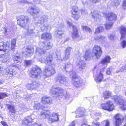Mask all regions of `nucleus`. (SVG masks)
Returning a JSON list of instances; mask_svg holds the SVG:
<instances>
[{"label":"nucleus","mask_w":126,"mask_h":126,"mask_svg":"<svg viewBox=\"0 0 126 126\" xmlns=\"http://www.w3.org/2000/svg\"><path fill=\"white\" fill-rule=\"evenodd\" d=\"M72 67L70 63L68 62L64 64L61 68L63 71L69 72L70 76L72 77V79L73 81V84L75 87H78L81 85L82 83V80L77 77L76 76V72L75 71L73 70L72 71H70L72 68Z\"/></svg>","instance_id":"nucleus-1"},{"label":"nucleus","mask_w":126,"mask_h":126,"mask_svg":"<svg viewBox=\"0 0 126 126\" xmlns=\"http://www.w3.org/2000/svg\"><path fill=\"white\" fill-rule=\"evenodd\" d=\"M40 114L43 118H47L49 123L57 121L59 120L58 113H53L51 115L50 112L48 110H43L41 112Z\"/></svg>","instance_id":"nucleus-2"},{"label":"nucleus","mask_w":126,"mask_h":126,"mask_svg":"<svg viewBox=\"0 0 126 126\" xmlns=\"http://www.w3.org/2000/svg\"><path fill=\"white\" fill-rule=\"evenodd\" d=\"M29 75L33 78H39L42 75V72L41 69L37 67H33L30 71Z\"/></svg>","instance_id":"nucleus-3"},{"label":"nucleus","mask_w":126,"mask_h":126,"mask_svg":"<svg viewBox=\"0 0 126 126\" xmlns=\"http://www.w3.org/2000/svg\"><path fill=\"white\" fill-rule=\"evenodd\" d=\"M52 66L47 65L45 67L43 75L44 78L50 77L55 73V71L52 67Z\"/></svg>","instance_id":"nucleus-4"},{"label":"nucleus","mask_w":126,"mask_h":126,"mask_svg":"<svg viewBox=\"0 0 126 126\" xmlns=\"http://www.w3.org/2000/svg\"><path fill=\"white\" fill-rule=\"evenodd\" d=\"M51 93L53 94H55V96H64L66 92L63 89L60 87H55L53 86L51 90Z\"/></svg>","instance_id":"nucleus-5"},{"label":"nucleus","mask_w":126,"mask_h":126,"mask_svg":"<svg viewBox=\"0 0 126 126\" xmlns=\"http://www.w3.org/2000/svg\"><path fill=\"white\" fill-rule=\"evenodd\" d=\"M93 71L94 76H97L95 78V81L96 82H100L103 79V74L100 71L98 68L96 66H95L93 70Z\"/></svg>","instance_id":"nucleus-6"},{"label":"nucleus","mask_w":126,"mask_h":126,"mask_svg":"<svg viewBox=\"0 0 126 126\" xmlns=\"http://www.w3.org/2000/svg\"><path fill=\"white\" fill-rule=\"evenodd\" d=\"M17 24L22 27L26 25L29 20L28 17L24 15L19 16L17 18Z\"/></svg>","instance_id":"nucleus-7"},{"label":"nucleus","mask_w":126,"mask_h":126,"mask_svg":"<svg viewBox=\"0 0 126 126\" xmlns=\"http://www.w3.org/2000/svg\"><path fill=\"white\" fill-rule=\"evenodd\" d=\"M9 46V42H7L4 44L3 42H0V58L4 56L5 52L8 49Z\"/></svg>","instance_id":"nucleus-8"},{"label":"nucleus","mask_w":126,"mask_h":126,"mask_svg":"<svg viewBox=\"0 0 126 126\" xmlns=\"http://www.w3.org/2000/svg\"><path fill=\"white\" fill-rule=\"evenodd\" d=\"M101 107L102 109L111 111L114 110V106L111 101H108L106 102L101 104Z\"/></svg>","instance_id":"nucleus-9"},{"label":"nucleus","mask_w":126,"mask_h":126,"mask_svg":"<svg viewBox=\"0 0 126 126\" xmlns=\"http://www.w3.org/2000/svg\"><path fill=\"white\" fill-rule=\"evenodd\" d=\"M102 51L100 47L97 45H95L93 49L92 53L94 54L97 59L101 55Z\"/></svg>","instance_id":"nucleus-10"},{"label":"nucleus","mask_w":126,"mask_h":126,"mask_svg":"<svg viewBox=\"0 0 126 126\" xmlns=\"http://www.w3.org/2000/svg\"><path fill=\"white\" fill-rule=\"evenodd\" d=\"M45 43L42 42L40 43L39 46L36 48V54L40 55L45 54L46 53L45 47Z\"/></svg>","instance_id":"nucleus-11"},{"label":"nucleus","mask_w":126,"mask_h":126,"mask_svg":"<svg viewBox=\"0 0 126 126\" xmlns=\"http://www.w3.org/2000/svg\"><path fill=\"white\" fill-rule=\"evenodd\" d=\"M53 58L52 55H49L46 58L43 59H40V61L42 63H44L45 64L49 65H53L54 63L53 62Z\"/></svg>","instance_id":"nucleus-12"},{"label":"nucleus","mask_w":126,"mask_h":126,"mask_svg":"<svg viewBox=\"0 0 126 126\" xmlns=\"http://www.w3.org/2000/svg\"><path fill=\"white\" fill-rule=\"evenodd\" d=\"M83 57L79 56L78 58V61L76 63L77 65L80 70H82L85 67L86 63L83 60Z\"/></svg>","instance_id":"nucleus-13"},{"label":"nucleus","mask_w":126,"mask_h":126,"mask_svg":"<svg viewBox=\"0 0 126 126\" xmlns=\"http://www.w3.org/2000/svg\"><path fill=\"white\" fill-rule=\"evenodd\" d=\"M57 81L61 84H66L68 81V78L63 75H59L55 78Z\"/></svg>","instance_id":"nucleus-14"},{"label":"nucleus","mask_w":126,"mask_h":126,"mask_svg":"<svg viewBox=\"0 0 126 126\" xmlns=\"http://www.w3.org/2000/svg\"><path fill=\"white\" fill-rule=\"evenodd\" d=\"M63 27V24H62L61 25H59L57 27V30L56 31V36L60 39L62 38V36L63 34L64 31L62 29Z\"/></svg>","instance_id":"nucleus-15"},{"label":"nucleus","mask_w":126,"mask_h":126,"mask_svg":"<svg viewBox=\"0 0 126 126\" xmlns=\"http://www.w3.org/2000/svg\"><path fill=\"white\" fill-rule=\"evenodd\" d=\"M27 11L30 14L35 16L39 14L40 12V9L37 7H29L27 10Z\"/></svg>","instance_id":"nucleus-16"},{"label":"nucleus","mask_w":126,"mask_h":126,"mask_svg":"<svg viewBox=\"0 0 126 126\" xmlns=\"http://www.w3.org/2000/svg\"><path fill=\"white\" fill-rule=\"evenodd\" d=\"M67 24L69 25L70 27L72 26L73 29V32L72 34V37L74 38H75L78 37L79 35L78 33V30L76 27L74 25H73L72 23L68 21L67 22Z\"/></svg>","instance_id":"nucleus-17"},{"label":"nucleus","mask_w":126,"mask_h":126,"mask_svg":"<svg viewBox=\"0 0 126 126\" xmlns=\"http://www.w3.org/2000/svg\"><path fill=\"white\" fill-rule=\"evenodd\" d=\"M121 96H119L118 97L116 96L114 98L116 102H117L118 103L120 104V107L122 109V110H126V101L122 102V104L120 103V102L122 100Z\"/></svg>","instance_id":"nucleus-18"},{"label":"nucleus","mask_w":126,"mask_h":126,"mask_svg":"<svg viewBox=\"0 0 126 126\" xmlns=\"http://www.w3.org/2000/svg\"><path fill=\"white\" fill-rule=\"evenodd\" d=\"M38 18V24H42L44 23L47 22L48 20V16L45 15L39 16Z\"/></svg>","instance_id":"nucleus-19"},{"label":"nucleus","mask_w":126,"mask_h":126,"mask_svg":"<svg viewBox=\"0 0 126 126\" xmlns=\"http://www.w3.org/2000/svg\"><path fill=\"white\" fill-rule=\"evenodd\" d=\"M120 32L121 35L120 39L124 38L126 36V27L121 26L120 27Z\"/></svg>","instance_id":"nucleus-20"},{"label":"nucleus","mask_w":126,"mask_h":126,"mask_svg":"<svg viewBox=\"0 0 126 126\" xmlns=\"http://www.w3.org/2000/svg\"><path fill=\"white\" fill-rule=\"evenodd\" d=\"M42 103L44 104H50L52 103V99L50 97L46 96H43L42 98Z\"/></svg>","instance_id":"nucleus-21"},{"label":"nucleus","mask_w":126,"mask_h":126,"mask_svg":"<svg viewBox=\"0 0 126 126\" xmlns=\"http://www.w3.org/2000/svg\"><path fill=\"white\" fill-rule=\"evenodd\" d=\"M116 121V125L119 126L121 125L123 120V117L120 114H116L115 117Z\"/></svg>","instance_id":"nucleus-22"},{"label":"nucleus","mask_w":126,"mask_h":126,"mask_svg":"<svg viewBox=\"0 0 126 126\" xmlns=\"http://www.w3.org/2000/svg\"><path fill=\"white\" fill-rule=\"evenodd\" d=\"M40 85L36 82H33L31 84H29L26 86V87L28 89H33L39 87Z\"/></svg>","instance_id":"nucleus-23"},{"label":"nucleus","mask_w":126,"mask_h":126,"mask_svg":"<svg viewBox=\"0 0 126 126\" xmlns=\"http://www.w3.org/2000/svg\"><path fill=\"white\" fill-rule=\"evenodd\" d=\"M13 72L12 71L10 70L9 69H5L3 72V74L5 75V76L7 78L10 79L13 76Z\"/></svg>","instance_id":"nucleus-24"},{"label":"nucleus","mask_w":126,"mask_h":126,"mask_svg":"<svg viewBox=\"0 0 126 126\" xmlns=\"http://www.w3.org/2000/svg\"><path fill=\"white\" fill-rule=\"evenodd\" d=\"M111 58L109 56H106L101 61L100 63L103 65H107L110 62Z\"/></svg>","instance_id":"nucleus-25"},{"label":"nucleus","mask_w":126,"mask_h":126,"mask_svg":"<svg viewBox=\"0 0 126 126\" xmlns=\"http://www.w3.org/2000/svg\"><path fill=\"white\" fill-rule=\"evenodd\" d=\"M33 122V119L31 117L28 116L25 117L23 120V123L26 125H29Z\"/></svg>","instance_id":"nucleus-26"},{"label":"nucleus","mask_w":126,"mask_h":126,"mask_svg":"<svg viewBox=\"0 0 126 126\" xmlns=\"http://www.w3.org/2000/svg\"><path fill=\"white\" fill-rule=\"evenodd\" d=\"M111 92L109 91H106L104 92L103 93V97L104 99H108L111 97Z\"/></svg>","instance_id":"nucleus-27"},{"label":"nucleus","mask_w":126,"mask_h":126,"mask_svg":"<svg viewBox=\"0 0 126 126\" xmlns=\"http://www.w3.org/2000/svg\"><path fill=\"white\" fill-rule=\"evenodd\" d=\"M26 52L27 53V55L31 54L32 55L33 54L34 49L33 47L30 46H27L25 49Z\"/></svg>","instance_id":"nucleus-28"},{"label":"nucleus","mask_w":126,"mask_h":126,"mask_svg":"<svg viewBox=\"0 0 126 126\" xmlns=\"http://www.w3.org/2000/svg\"><path fill=\"white\" fill-rule=\"evenodd\" d=\"M116 17V15L113 13H111L108 14L107 17L108 20L112 21L115 19Z\"/></svg>","instance_id":"nucleus-29"},{"label":"nucleus","mask_w":126,"mask_h":126,"mask_svg":"<svg viewBox=\"0 0 126 126\" xmlns=\"http://www.w3.org/2000/svg\"><path fill=\"white\" fill-rule=\"evenodd\" d=\"M7 108L9 110L10 112L12 114H15L16 112L14 106L9 104H6Z\"/></svg>","instance_id":"nucleus-30"},{"label":"nucleus","mask_w":126,"mask_h":126,"mask_svg":"<svg viewBox=\"0 0 126 126\" xmlns=\"http://www.w3.org/2000/svg\"><path fill=\"white\" fill-rule=\"evenodd\" d=\"M12 57L15 63H20L21 59L19 56L13 55L12 56Z\"/></svg>","instance_id":"nucleus-31"},{"label":"nucleus","mask_w":126,"mask_h":126,"mask_svg":"<svg viewBox=\"0 0 126 126\" xmlns=\"http://www.w3.org/2000/svg\"><path fill=\"white\" fill-rule=\"evenodd\" d=\"M41 38L44 39H50L51 38V36L50 33H45L42 34Z\"/></svg>","instance_id":"nucleus-32"},{"label":"nucleus","mask_w":126,"mask_h":126,"mask_svg":"<svg viewBox=\"0 0 126 126\" xmlns=\"http://www.w3.org/2000/svg\"><path fill=\"white\" fill-rule=\"evenodd\" d=\"M90 53V51L89 50H87L86 51L84 57L85 60L90 59L91 57Z\"/></svg>","instance_id":"nucleus-33"},{"label":"nucleus","mask_w":126,"mask_h":126,"mask_svg":"<svg viewBox=\"0 0 126 126\" xmlns=\"http://www.w3.org/2000/svg\"><path fill=\"white\" fill-rule=\"evenodd\" d=\"M97 12L95 11H94L93 12H91L92 17L94 19L96 18L97 20V18H99L100 16V15L97 14Z\"/></svg>","instance_id":"nucleus-34"},{"label":"nucleus","mask_w":126,"mask_h":126,"mask_svg":"<svg viewBox=\"0 0 126 126\" xmlns=\"http://www.w3.org/2000/svg\"><path fill=\"white\" fill-rule=\"evenodd\" d=\"M113 24V23L112 22H107L105 24L106 29L107 30L109 29Z\"/></svg>","instance_id":"nucleus-35"},{"label":"nucleus","mask_w":126,"mask_h":126,"mask_svg":"<svg viewBox=\"0 0 126 126\" xmlns=\"http://www.w3.org/2000/svg\"><path fill=\"white\" fill-rule=\"evenodd\" d=\"M52 44L50 42H48L45 45V47L46 50H48L52 48Z\"/></svg>","instance_id":"nucleus-36"},{"label":"nucleus","mask_w":126,"mask_h":126,"mask_svg":"<svg viewBox=\"0 0 126 126\" xmlns=\"http://www.w3.org/2000/svg\"><path fill=\"white\" fill-rule=\"evenodd\" d=\"M76 118L81 117L83 116L84 115V113L83 111H80L79 110H77L76 111Z\"/></svg>","instance_id":"nucleus-37"},{"label":"nucleus","mask_w":126,"mask_h":126,"mask_svg":"<svg viewBox=\"0 0 126 126\" xmlns=\"http://www.w3.org/2000/svg\"><path fill=\"white\" fill-rule=\"evenodd\" d=\"M121 0H111L112 4L113 6H117L120 2Z\"/></svg>","instance_id":"nucleus-38"},{"label":"nucleus","mask_w":126,"mask_h":126,"mask_svg":"<svg viewBox=\"0 0 126 126\" xmlns=\"http://www.w3.org/2000/svg\"><path fill=\"white\" fill-rule=\"evenodd\" d=\"M72 14V15L75 14V13H79L78 11V7L76 6H73L72 7V10H71Z\"/></svg>","instance_id":"nucleus-39"},{"label":"nucleus","mask_w":126,"mask_h":126,"mask_svg":"<svg viewBox=\"0 0 126 126\" xmlns=\"http://www.w3.org/2000/svg\"><path fill=\"white\" fill-rule=\"evenodd\" d=\"M104 29V28L102 26L98 27L96 29L95 32V33L97 34L99 33L100 32L102 31Z\"/></svg>","instance_id":"nucleus-40"},{"label":"nucleus","mask_w":126,"mask_h":126,"mask_svg":"<svg viewBox=\"0 0 126 126\" xmlns=\"http://www.w3.org/2000/svg\"><path fill=\"white\" fill-rule=\"evenodd\" d=\"M82 29L87 32H88L89 33L91 32L92 31L90 28L85 26H82Z\"/></svg>","instance_id":"nucleus-41"},{"label":"nucleus","mask_w":126,"mask_h":126,"mask_svg":"<svg viewBox=\"0 0 126 126\" xmlns=\"http://www.w3.org/2000/svg\"><path fill=\"white\" fill-rule=\"evenodd\" d=\"M80 15H79V13H75V14L72 15V17L76 20H77L80 17Z\"/></svg>","instance_id":"nucleus-42"},{"label":"nucleus","mask_w":126,"mask_h":126,"mask_svg":"<svg viewBox=\"0 0 126 126\" xmlns=\"http://www.w3.org/2000/svg\"><path fill=\"white\" fill-rule=\"evenodd\" d=\"M3 63H10V60L9 57L7 56L5 57L3 60Z\"/></svg>","instance_id":"nucleus-43"},{"label":"nucleus","mask_w":126,"mask_h":126,"mask_svg":"<svg viewBox=\"0 0 126 126\" xmlns=\"http://www.w3.org/2000/svg\"><path fill=\"white\" fill-rule=\"evenodd\" d=\"M57 60L58 62H60L63 60V59L61 57V53L60 52L58 53L57 54Z\"/></svg>","instance_id":"nucleus-44"},{"label":"nucleus","mask_w":126,"mask_h":126,"mask_svg":"<svg viewBox=\"0 0 126 126\" xmlns=\"http://www.w3.org/2000/svg\"><path fill=\"white\" fill-rule=\"evenodd\" d=\"M105 38V37L104 36H98L97 37L96 39L99 41L103 42Z\"/></svg>","instance_id":"nucleus-45"},{"label":"nucleus","mask_w":126,"mask_h":126,"mask_svg":"<svg viewBox=\"0 0 126 126\" xmlns=\"http://www.w3.org/2000/svg\"><path fill=\"white\" fill-rule=\"evenodd\" d=\"M8 28L7 27H4L3 28V33L5 36L7 35L8 34Z\"/></svg>","instance_id":"nucleus-46"},{"label":"nucleus","mask_w":126,"mask_h":126,"mask_svg":"<svg viewBox=\"0 0 126 126\" xmlns=\"http://www.w3.org/2000/svg\"><path fill=\"white\" fill-rule=\"evenodd\" d=\"M16 44V40L15 39H12L11 43V48L12 49L14 48L15 47V46Z\"/></svg>","instance_id":"nucleus-47"},{"label":"nucleus","mask_w":126,"mask_h":126,"mask_svg":"<svg viewBox=\"0 0 126 126\" xmlns=\"http://www.w3.org/2000/svg\"><path fill=\"white\" fill-rule=\"evenodd\" d=\"M9 95V94L7 93H0V99H2L6 97H8Z\"/></svg>","instance_id":"nucleus-48"},{"label":"nucleus","mask_w":126,"mask_h":126,"mask_svg":"<svg viewBox=\"0 0 126 126\" xmlns=\"http://www.w3.org/2000/svg\"><path fill=\"white\" fill-rule=\"evenodd\" d=\"M41 105L39 103H35L33 107L35 109H39L40 108Z\"/></svg>","instance_id":"nucleus-49"},{"label":"nucleus","mask_w":126,"mask_h":126,"mask_svg":"<svg viewBox=\"0 0 126 126\" xmlns=\"http://www.w3.org/2000/svg\"><path fill=\"white\" fill-rule=\"evenodd\" d=\"M72 49V48L70 47H67L65 50V53L70 54V53Z\"/></svg>","instance_id":"nucleus-50"},{"label":"nucleus","mask_w":126,"mask_h":126,"mask_svg":"<svg viewBox=\"0 0 126 126\" xmlns=\"http://www.w3.org/2000/svg\"><path fill=\"white\" fill-rule=\"evenodd\" d=\"M121 46L123 48H124L126 47V41L124 40L122 41Z\"/></svg>","instance_id":"nucleus-51"},{"label":"nucleus","mask_w":126,"mask_h":126,"mask_svg":"<svg viewBox=\"0 0 126 126\" xmlns=\"http://www.w3.org/2000/svg\"><path fill=\"white\" fill-rule=\"evenodd\" d=\"M112 69L111 67L107 69L106 71V74H107L109 75L110 74L111 72L112 71Z\"/></svg>","instance_id":"nucleus-52"},{"label":"nucleus","mask_w":126,"mask_h":126,"mask_svg":"<svg viewBox=\"0 0 126 126\" xmlns=\"http://www.w3.org/2000/svg\"><path fill=\"white\" fill-rule=\"evenodd\" d=\"M47 25L46 24H44L41 27V30L43 31L45 30L47 31Z\"/></svg>","instance_id":"nucleus-53"},{"label":"nucleus","mask_w":126,"mask_h":126,"mask_svg":"<svg viewBox=\"0 0 126 126\" xmlns=\"http://www.w3.org/2000/svg\"><path fill=\"white\" fill-rule=\"evenodd\" d=\"M114 35L112 34H110L108 35L109 39L111 40H113L114 39Z\"/></svg>","instance_id":"nucleus-54"},{"label":"nucleus","mask_w":126,"mask_h":126,"mask_svg":"<svg viewBox=\"0 0 126 126\" xmlns=\"http://www.w3.org/2000/svg\"><path fill=\"white\" fill-rule=\"evenodd\" d=\"M122 6L123 8L124 9H126V0H123Z\"/></svg>","instance_id":"nucleus-55"},{"label":"nucleus","mask_w":126,"mask_h":126,"mask_svg":"<svg viewBox=\"0 0 126 126\" xmlns=\"http://www.w3.org/2000/svg\"><path fill=\"white\" fill-rule=\"evenodd\" d=\"M27 31L28 34L29 35H30L33 32V29H28L27 30Z\"/></svg>","instance_id":"nucleus-56"},{"label":"nucleus","mask_w":126,"mask_h":126,"mask_svg":"<svg viewBox=\"0 0 126 126\" xmlns=\"http://www.w3.org/2000/svg\"><path fill=\"white\" fill-rule=\"evenodd\" d=\"M95 126H101L99 122H93L92 123Z\"/></svg>","instance_id":"nucleus-57"},{"label":"nucleus","mask_w":126,"mask_h":126,"mask_svg":"<svg viewBox=\"0 0 126 126\" xmlns=\"http://www.w3.org/2000/svg\"><path fill=\"white\" fill-rule=\"evenodd\" d=\"M70 54L65 53V55L64 57V58L66 60L68 59L70 57Z\"/></svg>","instance_id":"nucleus-58"},{"label":"nucleus","mask_w":126,"mask_h":126,"mask_svg":"<svg viewBox=\"0 0 126 126\" xmlns=\"http://www.w3.org/2000/svg\"><path fill=\"white\" fill-rule=\"evenodd\" d=\"M25 63L26 66L30 65L31 63V60H26L25 61Z\"/></svg>","instance_id":"nucleus-59"},{"label":"nucleus","mask_w":126,"mask_h":126,"mask_svg":"<svg viewBox=\"0 0 126 126\" xmlns=\"http://www.w3.org/2000/svg\"><path fill=\"white\" fill-rule=\"evenodd\" d=\"M93 3H95L96 2H99L101 0H90Z\"/></svg>","instance_id":"nucleus-60"},{"label":"nucleus","mask_w":126,"mask_h":126,"mask_svg":"<svg viewBox=\"0 0 126 126\" xmlns=\"http://www.w3.org/2000/svg\"><path fill=\"white\" fill-rule=\"evenodd\" d=\"M1 123L4 126H8L6 122L4 121H2Z\"/></svg>","instance_id":"nucleus-61"},{"label":"nucleus","mask_w":126,"mask_h":126,"mask_svg":"<svg viewBox=\"0 0 126 126\" xmlns=\"http://www.w3.org/2000/svg\"><path fill=\"white\" fill-rule=\"evenodd\" d=\"M104 122L106 123L105 126H110V123L108 120H107L106 121H104L103 122Z\"/></svg>","instance_id":"nucleus-62"},{"label":"nucleus","mask_w":126,"mask_h":126,"mask_svg":"<svg viewBox=\"0 0 126 126\" xmlns=\"http://www.w3.org/2000/svg\"><path fill=\"white\" fill-rule=\"evenodd\" d=\"M81 14H84L87 13V11L85 10H81Z\"/></svg>","instance_id":"nucleus-63"},{"label":"nucleus","mask_w":126,"mask_h":126,"mask_svg":"<svg viewBox=\"0 0 126 126\" xmlns=\"http://www.w3.org/2000/svg\"><path fill=\"white\" fill-rule=\"evenodd\" d=\"M120 70H121V72L124 71L126 69V67L125 66H123L120 69Z\"/></svg>","instance_id":"nucleus-64"}]
</instances>
